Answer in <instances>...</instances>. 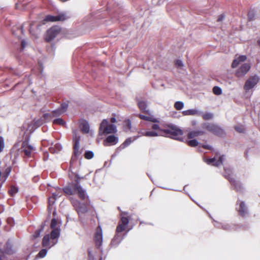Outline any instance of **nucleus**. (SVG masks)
Masks as SVG:
<instances>
[{
    "mask_svg": "<svg viewBox=\"0 0 260 260\" xmlns=\"http://www.w3.org/2000/svg\"><path fill=\"white\" fill-rule=\"evenodd\" d=\"M151 129H140L138 132L140 136L155 137L158 136L170 137L178 139L183 135V132L180 128L173 125H166L160 127L157 123L149 124Z\"/></svg>",
    "mask_w": 260,
    "mask_h": 260,
    "instance_id": "obj_1",
    "label": "nucleus"
},
{
    "mask_svg": "<svg viewBox=\"0 0 260 260\" xmlns=\"http://www.w3.org/2000/svg\"><path fill=\"white\" fill-rule=\"evenodd\" d=\"M59 237V232L58 230H52L50 237L49 234L46 235L42 240V246L44 247L50 248L56 244Z\"/></svg>",
    "mask_w": 260,
    "mask_h": 260,
    "instance_id": "obj_2",
    "label": "nucleus"
},
{
    "mask_svg": "<svg viewBox=\"0 0 260 260\" xmlns=\"http://www.w3.org/2000/svg\"><path fill=\"white\" fill-rule=\"evenodd\" d=\"M138 105L142 112L147 114V115L139 114L138 117L140 119L154 123L158 122V119L152 115L148 110H147V105L145 102L140 101L138 102Z\"/></svg>",
    "mask_w": 260,
    "mask_h": 260,
    "instance_id": "obj_3",
    "label": "nucleus"
},
{
    "mask_svg": "<svg viewBox=\"0 0 260 260\" xmlns=\"http://www.w3.org/2000/svg\"><path fill=\"white\" fill-rule=\"evenodd\" d=\"M116 132V126L114 124H109L107 119H104L102 121L99 128L100 135L114 134Z\"/></svg>",
    "mask_w": 260,
    "mask_h": 260,
    "instance_id": "obj_4",
    "label": "nucleus"
},
{
    "mask_svg": "<svg viewBox=\"0 0 260 260\" xmlns=\"http://www.w3.org/2000/svg\"><path fill=\"white\" fill-rule=\"evenodd\" d=\"M73 139L74 141V152L73 155H72L71 158V164L73 163L74 161H75L81 153V152L79 149V142L80 140V137L79 136L77 135L75 131H73Z\"/></svg>",
    "mask_w": 260,
    "mask_h": 260,
    "instance_id": "obj_5",
    "label": "nucleus"
},
{
    "mask_svg": "<svg viewBox=\"0 0 260 260\" xmlns=\"http://www.w3.org/2000/svg\"><path fill=\"white\" fill-rule=\"evenodd\" d=\"M118 225L116 228V233H121L126 230L129 223V218L126 212H122Z\"/></svg>",
    "mask_w": 260,
    "mask_h": 260,
    "instance_id": "obj_6",
    "label": "nucleus"
},
{
    "mask_svg": "<svg viewBox=\"0 0 260 260\" xmlns=\"http://www.w3.org/2000/svg\"><path fill=\"white\" fill-rule=\"evenodd\" d=\"M259 78L257 75H254L249 77L245 82L244 89L246 91H249L254 87L259 82Z\"/></svg>",
    "mask_w": 260,
    "mask_h": 260,
    "instance_id": "obj_7",
    "label": "nucleus"
},
{
    "mask_svg": "<svg viewBox=\"0 0 260 260\" xmlns=\"http://www.w3.org/2000/svg\"><path fill=\"white\" fill-rule=\"evenodd\" d=\"M60 29L57 26H53L48 29L45 36V40L46 42H50L53 40L60 32Z\"/></svg>",
    "mask_w": 260,
    "mask_h": 260,
    "instance_id": "obj_8",
    "label": "nucleus"
},
{
    "mask_svg": "<svg viewBox=\"0 0 260 260\" xmlns=\"http://www.w3.org/2000/svg\"><path fill=\"white\" fill-rule=\"evenodd\" d=\"M94 241L98 248H100L103 243V232L100 225L97 227L94 235Z\"/></svg>",
    "mask_w": 260,
    "mask_h": 260,
    "instance_id": "obj_9",
    "label": "nucleus"
},
{
    "mask_svg": "<svg viewBox=\"0 0 260 260\" xmlns=\"http://www.w3.org/2000/svg\"><path fill=\"white\" fill-rule=\"evenodd\" d=\"M70 200L78 214L84 213L87 212V209L85 205L81 204L79 201L73 199L72 198H71Z\"/></svg>",
    "mask_w": 260,
    "mask_h": 260,
    "instance_id": "obj_10",
    "label": "nucleus"
},
{
    "mask_svg": "<svg viewBox=\"0 0 260 260\" xmlns=\"http://www.w3.org/2000/svg\"><path fill=\"white\" fill-rule=\"evenodd\" d=\"M68 18V17L64 13L59 14L56 16L47 15L44 21L46 22H55L58 21H64Z\"/></svg>",
    "mask_w": 260,
    "mask_h": 260,
    "instance_id": "obj_11",
    "label": "nucleus"
},
{
    "mask_svg": "<svg viewBox=\"0 0 260 260\" xmlns=\"http://www.w3.org/2000/svg\"><path fill=\"white\" fill-rule=\"evenodd\" d=\"M33 150L34 147L29 144L27 141L23 142L21 147V151L24 153L25 156L30 157Z\"/></svg>",
    "mask_w": 260,
    "mask_h": 260,
    "instance_id": "obj_12",
    "label": "nucleus"
},
{
    "mask_svg": "<svg viewBox=\"0 0 260 260\" xmlns=\"http://www.w3.org/2000/svg\"><path fill=\"white\" fill-rule=\"evenodd\" d=\"M250 69L249 63H244L236 71V76L238 77H243L245 75Z\"/></svg>",
    "mask_w": 260,
    "mask_h": 260,
    "instance_id": "obj_13",
    "label": "nucleus"
},
{
    "mask_svg": "<svg viewBox=\"0 0 260 260\" xmlns=\"http://www.w3.org/2000/svg\"><path fill=\"white\" fill-rule=\"evenodd\" d=\"M204 128L216 135H220L222 133V130L217 125L213 123L205 124Z\"/></svg>",
    "mask_w": 260,
    "mask_h": 260,
    "instance_id": "obj_14",
    "label": "nucleus"
},
{
    "mask_svg": "<svg viewBox=\"0 0 260 260\" xmlns=\"http://www.w3.org/2000/svg\"><path fill=\"white\" fill-rule=\"evenodd\" d=\"M118 142V138L114 135L109 136L106 138L103 142V144L105 146L114 145L116 144Z\"/></svg>",
    "mask_w": 260,
    "mask_h": 260,
    "instance_id": "obj_15",
    "label": "nucleus"
},
{
    "mask_svg": "<svg viewBox=\"0 0 260 260\" xmlns=\"http://www.w3.org/2000/svg\"><path fill=\"white\" fill-rule=\"evenodd\" d=\"M225 177L229 180V181L231 182L232 185H233L235 189H236L237 191H239L241 189V185L237 182L234 178L232 177L231 176V174H229L228 172H226V170L225 169Z\"/></svg>",
    "mask_w": 260,
    "mask_h": 260,
    "instance_id": "obj_16",
    "label": "nucleus"
},
{
    "mask_svg": "<svg viewBox=\"0 0 260 260\" xmlns=\"http://www.w3.org/2000/svg\"><path fill=\"white\" fill-rule=\"evenodd\" d=\"M237 204L239 205V207L237 208L239 214L242 216H245L247 212L245 203L239 200Z\"/></svg>",
    "mask_w": 260,
    "mask_h": 260,
    "instance_id": "obj_17",
    "label": "nucleus"
},
{
    "mask_svg": "<svg viewBox=\"0 0 260 260\" xmlns=\"http://www.w3.org/2000/svg\"><path fill=\"white\" fill-rule=\"evenodd\" d=\"M76 193L78 194L79 198L82 200H84L86 199H88V197L86 195L85 191L81 187V186L78 184L76 185Z\"/></svg>",
    "mask_w": 260,
    "mask_h": 260,
    "instance_id": "obj_18",
    "label": "nucleus"
},
{
    "mask_svg": "<svg viewBox=\"0 0 260 260\" xmlns=\"http://www.w3.org/2000/svg\"><path fill=\"white\" fill-rule=\"evenodd\" d=\"M247 57L245 55H240L238 57H236L232 62V67L233 68H236L241 62H243L244 61H245Z\"/></svg>",
    "mask_w": 260,
    "mask_h": 260,
    "instance_id": "obj_19",
    "label": "nucleus"
},
{
    "mask_svg": "<svg viewBox=\"0 0 260 260\" xmlns=\"http://www.w3.org/2000/svg\"><path fill=\"white\" fill-rule=\"evenodd\" d=\"M120 233H117L111 242V245L113 247L117 246L122 241L123 237Z\"/></svg>",
    "mask_w": 260,
    "mask_h": 260,
    "instance_id": "obj_20",
    "label": "nucleus"
},
{
    "mask_svg": "<svg viewBox=\"0 0 260 260\" xmlns=\"http://www.w3.org/2000/svg\"><path fill=\"white\" fill-rule=\"evenodd\" d=\"M78 184H74L71 186H67L63 188V191L68 195H73L76 192V185Z\"/></svg>",
    "mask_w": 260,
    "mask_h": 260,
    "instance_id": "obj_21",
    "label": "nucleus"
},
{
    "mask_svg": "<svg viewBox=\"0 0 260 260\" xmlns=\"http://www.w3.org/2000/svg\"><path fill=\"white\" fill-rule=\"evenodd\" d=\"M79 127L83 133L87 134L89 132V125L85 120H82L80 122Z\"/></svg>",
    "mask_w": 260,
    "mask_h": 260,
    "instance_id": "obj_22",
    "label": "nucleus"
},
{
    "mask_svg": "<svg viewBox=\"0 0 260 260\" xmlns=\"http://www.w3.org/2000/svg\"><path fill=\"white\" fill-rule=\"evenodd\" d=\"M223 160V155L220 156L218 160L216 161V158L215 157L212 158H209L207 160L206 162L208 164H210L211 163H214V165L215 166H219V165L222 164Z\"/></svg>",
    "mask_w": 260,
    "mask_h": 260,
    "instance_id": "obj_23",
    "label": "nucleus"
},
{
    "mask_svg": "<svg viewBox=\"0 0 260 260\" xmlns=\"http://www.w3.org/2000/svg\"><path fill=\"white\" fill-rule=\"evenodd\" d=\"M68 105L66 103H63L61 105V109H57L53 112V115L54 116H56L57 115H59L63 113L67 109Z\"/></svg>",
    "mask_w": 260,
    "mask_h": 260,
    "instance_id": "obj_24",
    "label": "nucleus"
},
{
    "mask_svg": "<svg viewBox=\"0 0 260 260\" xmlns=\"http://www.w3.org/2000/svg\"><path fill=\"white\" fill-rule=\"evenodd\" d=\"M60 195L59 194V193L57 194H56L55 193H52V196L51 197H49L48 199V209L50 210L51 208H53V205L54 203V202L56 198L58 197H59Z\"/></svg>",
    "mask_w": 260,
    "mask_h": 260,
    "instance_id": "obj_25",
    "label": "nucleus"
},
{
    "mask_svg": "<svg viewBox=\"0 0 260 260\" xmlns=\"http://www.w3.org/2000/svg\"><path fill=\"white\" fill-rule=\"evenodd\" d=\"M132 128L131 121L129 119H126L123 121V129L124 132H127L131 131Z\"/></svg>",
    "mask_w": 260,
    "mask_h": 260,
    "instance_id": "obj_26",
    "label": "nucleus"
},
{
    "mask_svg": "<svg viewBox=\"0 0 260 260\" xmlns=\"http://www.w3.org/2000/svg\"><path fill=\"white\" fill-rule=\"evenodd\" d=\"M203 134H204V132L202 131H191V132H189L188 134L187 137L189 139H192L194 137H198L199 136L202 135H203Z\"/></svg>",
    "mask_w": 260,
    "mask_h": 260,
    "instance_id": "obj_27",
    "label": "nucleus"
},
{
    "mask_svg": "<svg viewBox=\"0 0 260 260\" xmlns=\"http://www.w3.org/2000/svg\"><path fill=\"white\" fill-rule=\"evenodd\" d=\"M199 111L196 109H190L182 112L184 115H194L198 114Z\"/></svg>",
    "mask_w": 260,
    "mask_h": 260,
    "instance_id": "obj_28",
    "label": "nucleus"
},
{
    "mask_svg": "<svg viewBox=\"0 0 260 260\" xmlns=\"http://www.w3.org/2000/svg\"><path fill=\"white\" fill-rule=\"evenodd\" d=\"M50 227L52 230L57 229L60 233V229L59 226H57V221L55 218H53L51 220Z\"/></svg>",
    "mask_w": 260,
    "mask_h": 260,
    "instance_id": "obj_29",
    "label": "nucleus"
},
{
    "mask_svg": "<svg viewBox=\"0 0 260 260\" xmlns=\"http://www.w3.org/2000/svg\"><path fill=\"white\" fill-rule=\"evenodd\" d=\"M184 104L182 102L178 101L174 104V108L177 110H180L183 109Z\"/></svg>",
    "mask_w": 260,
    "mask_h": 260,
    "instance_id": "obj_30",
    "label": "nucleus"
},
{
    "mask_svg": "<svg viewBox=\"0 0 260 260\" xmlns=\"http://www.w3.org/2000/svg\"><path fill=\"white\" fill-rule=\"evenodd\" d=\"M213 117V114L211 113H205L202 115L203 118L205 120L211 119Z\"/></svg>",
    "mask_w": 260,
    "mask_h": 260,
    "instance_id": "obj_31",
    "label": "nucleus"
},
{
    "mask_svg": "<svg viewBox=\"0 0 260 260\" xmlns=\"http://www.w3.org/2000/svg\"><path fill=\"white\" fill-rule=\"evenodd\" d=\"M47 253V250L46 249H43L41 251H40V252L37 255V257H40V258H43L45 256Z\"/></svg>",
    "mask_w": 260,
    "mask_h": 260,
    "instance_id": "obj_32",
    "label": "nucleus"
},
{
    "mask_svg": "<svg viewBox=\"0 0 260 260\" xmlns=\"http://www.w3.org/2000/svg\"><path fill=\"white\" fill-rule=\"evenodd\" d=\"M213 92L215 95H220L222 93V90L218 86H214L213 88Z\"/></svg>",
    "mask_w": 260,
    "mask_h": 260,
    "instance_id": "obj_33",
    "label": "nucleus"
},
{
    "mask_svg": "<svg viewBox=\"0 0 260 260\" xmlns=\"http://www.w3.org/2000/svg\"><path fill=\"white\" fill-rule=\"evenodd\" d=\"M93 153L91 151H87L85 152L84 157L85 158L89 159L93 157Z\"/></svg>",
    "mask_w": 260,
    "mask_h": 260,
    "instance_id": "obj_34",
    "label": "nucleus"
},
{
    "mask_svg": "<svg viewBox=\"0 0 260 260\" xmlns=\"http://www.w3.org/2000/svg\"><path fill=\"white\" fill-rule=\"evenodd\" d=\"M53 123L55 124L63 125L65 124V122L61 118H57L53 120Z\"/></svg>",
    "mask_w": 260,
    "mask_h": 260,
    "instance_id": "obj_35",
    "label": "nucleus"
},
{
    "mask_svg": "<svg viewBox=\"0 0 260 260\" xmlns=\"http://www.w3.org/2000/svg\"><path fill=\"white\" fill-rule=\"evenodd\" d=\"M199 143L196 140H191L187 141V144L191 147H195L198 145Z\"/></svg>",
    "mask_w": 260,
    "mask_h": 260,
    "instance_id": "obj_36",
    "label": "nucleus"
},
{
    "mask_svg": "<svg viewBox=\"0 0 260 260\" xmlns=\"http://www.w3.org/2000/svg\"><path fill=\"white\" fill-rule=\"evenodd\" d=\"M18 189L17 187L14 186H12L11 187L10 190H9V193L11 196H13L18 192Z\"/></svg>",
    "mask_w": 260,
    "mask_h": 260,
    "instance_id": "obj_37",
    "label": "nucleus"
},
{
    "mask_svg": "<svg viewBox=\"0 0 260 260\" xmlns=\"http://www.w3.org/2000/svg\"><path fill=\"white\" fill-rule=\"evenodd\" d=\"M132 138H129L128 139H127L122 144V146L123 148L125 147H127L129 145H130L131 144V143L132 142Z\"/></svg>",
    "mask_w": 260,
    "mask_h": 260,
    "instance_id": "obj_38",
    "label": "nucleus"
},
{
    "mask_svg": "<svg viewBox=\"0 0 260 260\" xmlns=\"http://www.w3.org/2000/svg\"><path fill=\"white\" fill-rule=\"evenodd\" d=\"M4 148V141L3 137H0V152H1Z\"/></svg>",
    "mask_w": 260,
    "mask_h": 260,
    "instance_id": "obj_39",
    "label": "nucleus"
},
{
    "mask_svg": "<svg viewBox=\"0 0 260 260\" xmlns=\"http://www.w3.org/2000/svg\"><path fill=\"white\" fill-rule=\"evenodd\" d=\"M42 232L41 229L37 230L35 231L34 234L33 235V238H37L39 237L40 236L41 233Z\"/></svg>",
    "mask_w": 260,
    "mask_h": 260,
    "instance_id": "obj_40",
    "label": "nucleus"
},
{
    "mask_svg": "<svg viewBox=\"0 0 260 260\" xmlns=\"http://www.w3.org/2000/svg\"><path fill=\"white\" fill-rule=\"evenodd\" d=\"M235 129L239 133H243V132H244L245 128L243 127V126L240 125V126H236Z\"/></svg>",
    "mask_w": 260,
    "mask_h": 260,
    "instance_id": "obj_41",
    "label": "nucleus"
},
{
    "mask_svg": "<svg viewBox=\"0 0 260 260\" xmlns=\"http://www.w3.org/2000/svg\"><path fill=\"white\" fill-rule=\"evenodd\" d=\"M175 64L178 67H183V64L181 60H176L175 62Z\"/></svg>",
    "mask_w": 260,
    "mask_h": 260,
    "instance_id": "obj_42",
    "label": "nucleus"
},
{
    "mask_svg": "<svg viewBox=\"0 0 260 260\" xmlns=\"http://www.w3.org/2000/svg\"><path fill=\"white\" fill-rule=\"evenodd\" d=\"M0 260H6V257L4 253L0 250Z\"/></svg>",
    "mask_w": 260,
    "mask_h": 260,
    "instance_id": "obj_43",
    "label": "nucleus"
},
{
    "mask_svg": "<svg viewBox=\"0 0 260 260\" xmlns=\"http://www.w3.org/2000/svg\"><path fill=\"white\" fill-rule=\"evenodd\" d=\"M7 222L10 224L11 226H13L14 224V220L12 218H8Z\"/></svg>",
    "mask_w": 260,
    "mask_h": 260,
    "instance_id": "obj_44",
    "label": "nucleus"
},
{
    "mask_svg": "<svg viewBox=\"0 0 260 260\" xmlns=\"http://www.w3.org/2000/svg\"><path fill=\"white\" fill-rule=\"evenodd\" d=\"M26 44V42L24 41H22L21 42V48H22V49H23L25 47Z\"/></svg>",
    "mask_w": 260,
    "mask_h": 260,
    "instance_id": "obj_45",
    "label": "nucleus"
},
{
    "mask_svg": "<svg viewBox=\"0 0 260 260\" xmlns=\"http://www.w3.org/2000/svg\"><path fill=\"white\" fill-rule=\"evenodd\" d=\"M203 147L204 148L209 149V150H211V148H212L210 146H209V145H203Z\"/></svg>",
    "mask_w": 260,
    "mask_h": 260,
    "instance_id": "obj_46",
    "label": "nucleus"
},
{
    "mask_svg": "<svg viewBox=\"0 0 260 260\" xmlns=\"http://www.w3.org/2000/svg\"><path fill=\"white\" fill-rule=\"evenodd\" d=\"M223 18H224V16H223V15H220V16L218 17V19H217V21H222V20H223Z\"/></svg>",
    "mask_w": 260,
    "mask_h": 260,
    "instance_id": "obj_47",
    "label": "nucleus"
},
{
    "mask_svg": "<svg viewBox=\"0 0 260 260\" xmlns=\"http://www.w3.org/2000/svg\"><path fill=\"white\" fill-rule=\"evenodd\" d=\"M110 121H111V123H113L116 122V119H115V117H112V118L110 119Z\"/></svg>",
    "mask_w": 260,
    "mask_h": 260,
    "instance_id": "obj_48",
    "label": "nucleus"
},
{
    "mask_svg": "<svg viewBox=\"0 0 260 260\" xmlns=\"http://www.w3.org/2000/svg\"><path fill=\"white\" fill-rule=\"evenodd\" d=\"M248 16V17L250 20H251L252 19L253 15L252 13H251L250 12H249Z\"/></svg>",
    "mask_w": 260,
    "mask_h": 260,
    "instance_id": "obj_49",
    "label": "nucleus"
},
{
    "mask_svg": "<svg viewBox=\"0 0 260 260\" xmlns=\"http://www.w3.org/2000/svg\"><path fill=\"white\" fill-rule=\"evenodd\" d=\"M4 211V206L0 205V213L3 212Z\"/></svg>",
    "mask_w": 260,
    "mask_h": 260,
    "instance_id": "obj_50",
    "label": "nucleus"
},
{
    "mask_svg": "<svg viewBox=\"0 0 260 260\" xmlns=\"http://www.w3.org/2000/svg\"><path fill=\"white\" fill-rule=\"evenodd\" d=\"M88 254L89 258V259H90L92 258L91 252L90 251H88Z\"/></svg>",
    "mask_w": 260,
    "mask_h": 260,
    "instance_id": "obj_51",
    "label": "nucleus"
},
{
    "mask_svg": "<svg viewBox=\"0 0 260 260\" xmlns=\"http://www.w3.org/2000/svg\"><path fill=\"white\" fill-rule=\"evenodd\" d=\"M257 43H258V45L260 46V40H258Z\"/></svg>",
    "mask_w": 260,
    "mask_h": 260,
    "instance_id": "obj_52",
    "label": "nucleus"
},
{
    "mask_svg": "<svg viewBox=\"0 0 260 260\" xmlns=\"http://www.w3.org/2000/svg\"><path fill=\"white\" fill-rule=\"evenodd\" d=\"M53 215H54V216H55V214H56V211H55V210L53 211Z\"/></svg>",
    "mask_w": 260,
    "mask_h": 260,
    "instance_id": "obj_53",
    "label": "nucleus"
},
{
    "mask_svg": "<svg viewBox=\"0 0 260 260\" xmlns=\"http://www.w3.org/2000/svg\"><path fill=\"white\" fill-rule=\"evenodd\" d=\"M37 179H38L37 178L35 177V178L33 179V180H34V181H36L37 180Z\"/></svg>",
    "mask_w": 260,
    "mask_h": 260,
    "instance_id": "obj_54",
    "label": "nucleus"
},
{
    "mask_svg": "<svg viewBox=\"0 0 260 260\" xmlns=\"http://www.w3.org/2000/svg\"><path fill=\"white\" fill-rule=\"evenodd\" d=\"M141 125H142V126H143V124L142 123H141Z\"/></svg>",
    "mask_w": 260,
    "mask_h": 260,
    "instance_id": "obj_55",
    "label": "nucleus"
},
{
    "mask_svg": "<svg viewBox=\"0 0 260 260\" xmlns=\"http://www.w3.org/2000/svg\"><path fill=\"white\" fill-rule=\"evenodd\" d=\"M99 260H102V258H101Z\"/></svg>",
    "mask_w": 260,
    "mask_h": 260,
    "instance_id": "obj_56",
    "label": "nucleus"
}]
</instances>
